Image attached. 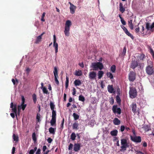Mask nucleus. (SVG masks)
<instances>
[{
	"instance_id": "c85d7f7f",
	"label": "nucleus",
	"mask_w": 154,
	"mask_h": 154,
	"mask_svg": "<svg viewBox=\"0 0 154 154\" xmlns=\"http://www.w3.org/2000/svg\"><path fill=\"white\" fill-rule=\"evenodd\" d=\"M49 131L50 133L54 134L55 133V130L54 128L51 127L49 129Z\"/></svg>"
},
{
	"instance_id": "412c9836",
	"label": "nucleus",
	"mask_w": 154,
	"mask_h": 154,
	"mask_svg": "<svg viewBox=\"0 0 154 154\" xmlns=\"http://www.w3.org/2000/svg\"><path fill=\"white\" fill-rule=\"evenodd\" d=\"M90 67L91 68L90 70L91 71V70H96V62H94L92 63L91 65L90 66Z\"/></svg>"
},
{
	"instance_id": "39448f33",
	"label": "nucleus",
	"mask_w": 154,
	"mask_h": 154,
	"mask_svg": "<svg viewBox=\"0 0 154 154\" xmlns=\"http://www.w3.org/2000/svg\"><path fill=\"white\" fill-rule=\"evenodd\" d=\"M112 110L113 112L115 113H117L119 115L121 113V109L119 108H117V106L114 105L112 106Z\"/></svg>"
},
{
	"instance_id": "c9c22d12",
	"label": "nucleus",
	"mask_w": 154,
	"mask_h": 154,
	"mask_svg": "<svg viewBox=\"0 0 154 154\" xmlns=\"http://www.w3.org/2000/svg\"><path fill=\"white\" fill-rule=\"evenodd\" d=\"M32 136L33 140L34 142H35L37 141V138L35 132H34L32 133Z\"/></svg>"
},
{
	"instance_id": "393cba45",
	"label": "nucleus",
	"mask_w": 154,
	"mask_h": 154,
	"mask_svg": "<svg viewBox=\"0 0 154 154\" xmlns=\"http://www.w3.org/2000/svg\"><path fill=\"white\" fill-rule=\"evenodd\" d=\"M82 83L80 80L79 79L75 80L74 82V84L75 86H79Z\"/></svg>"
},
{
	"instance_id": "a19ab883",
	"label": "nucleus",
	"mask_w": 154,
	"mask_h": 154,
	"mask_svg": "<svg viewBox=\"0 0 154 154\" xmlns=\"http://www.w3.org/2000/svg\"><path fill=\"white\" fill-rule=\"evenodd\" d=\"M52 118H56V112L55 110H52Z\"/></svg>"
},
{
	"instance_id": "6e6552de",
	"label": "nucleus",
	"mask_w": 154,
	"mask_h": 154,
	"mask_svg": "<svg viewBox=\"0 0 154 154\" xmlns=\"http://www.w3.org/2000/svg\"><path fill=\"white\" fill-rule=\"evenodd\" d=\"M96 76V72L92 71L89 73V77L90 79L91 80L95 79Z\"/></svg>"
},
{
	"instance_id": "680f3d73",
	"label": "nucleus",
	"mask_w": 154,
	"mask_h": 154,
	"mask_svg": "<svg viewBox=\"0 0 154 154\" xmlns=\"http://www.w3.org/2000/svg\"><path fill=\"white\" fill-rule=\"evenodd\" d=\"M144 130L146 131H148L149 130V128L148 126H146L144 127Z\"/></svg>"
},
{
	"instance_id": "052dcab7",
	"label": "nucleus",
	"mask_w": 154,
	"mask_h": 154,
	"mask_svg": "<svg viewBox=\"0 0 154 154\" xmlns=\"http://www.w3.org/2000/svg\"><path fill=\"white\" fill-rule=\"evenodd\" d=\"M21 99L22 100V103L23 104H24L25 103V98L23 96H22Z\"/></svg>"
},
{
	"instance_id": "de8ad7c7",
	"label": "nucleus",
	"mask_w": 154,
	"mask_h": 154,
	"mask_svg": "<svg viewBox=\"0 0 154 154\" xmlns=\"http://www.w3.org/2000/svg\"><path fill=\"white\" fill-rule=\"evenodd\" d=\"M58 77V76H54L55 78V81L56 83V84L58 85L59 84V82L57 79V78Z\"/></svg>"
},
{
	"instance_id": "6ab92c4d",
	"label": "nucleus",
	"mask_w": 154,
	"mask_h": 154,
	"mask_svg": "<svg viewBox=\"0 0 154 154\" xmlns=\"http://www.w3.org/2000/svg\"><path fill=\"white\" fill-rule=\"evenodd\" d=\"M103 68V66L102 63L100 62H97V69H99L100 70Z\"/></svg>"
},
{
	"instance_id": "c03bdc74",
	"label": "nucleus",
	"mask_w": 154,
	"mask_h": 154,
	"mask_svg": "<svg viewBox=\"0 0 154 154\" xmlns=\"http://www.w3.org/2000/svg\"><path fill=\"white\" fill-rule=\"evenodd\" d=\"M79 100L80 101L84 102L85 100V98L84 96L82 95H79Z\"/></svg>"
},
{
	"instance_id": "37998d69",
	"label": "nucleus",
	"mask_w": 154,
	"mask_h": 154,
	"mask_svg": "<svg viewBox=\"0 0 154 154\" xmlns=\"http://www.w3.org/2000/svg\"><path fill=\"white\" fill-rule=\"evenodd\" d=\"M54 76H57L58 75V70L56 67L54 68Z\"/></svg>"
},
{
	"instance_id": "72a5a7b5",
	"label": "nucleus",
	"mask_w": 154,
	"mask_h": 154,
	"mask_svg": "<svg viewBox=\"0 0 154 154\" xmlns=\"http://www.w3.org/2000/svg\"><path fill=\"white\" fill-rule=\"evenodd\" d=\"M13 140L14 141L16 142L18 141V137L17 135H16L14 134L13 136Z\"/></svg>"
},
{
	"instance_id": "423d86ee",
	"label": "nucleus",
	"mask_w": 154,
	"mask_h": 154,
	"mask_svg": "<svg viewBox=\"0 0 154 154\" xmlns=\"http://www.w3.org/2000/svg\"><path fill=\"white\" fill-rule=\"evenodd\" d=\"M136 74L133 72H131L129 74V80L131 82H133L135 79Z\"/></svg>"
},
{
	"instance_id": "774afa93",
	"label": "nucleus",
	"mask_w": 154,
	"mask_h": 154,
	"mask_svg": "<svg viewBox=\"0 0 154 154\" xmlns=\"http://www.w3.org/2000/svg\"><path fill=\"white\" fill-rule=\"evenodd\" d=\"M41 150L40 149H38L37 151L36 154H40Z\"/></svg>"
},
{
	"instance_id": "69168bd1",
	"label": "nucleus",
	"mask_w": 154,
	"mask_h": 154,
	"mask_svg": "<svg viewBox=\"0 0 154 154\" xmlns=\"http://www.w3.org/2000/svg\"><path fill=\"white\" fill-rule=\"evenodd\" d=\"M140 30V29L139 27L136 28L135 29V32L136 33H137L139 32Z\"/></svg>"
},
{
	"instance_id": "5fc2aeb1",
	"label": "nucleus",
	"mask_w": 154,
	"mask_h": 154,
	"mask_svg": "<svg viewBox=\"0 0 154 154\" xmlns=\"http://www.w3.org/2000/svg\"><path fill=\"white\" fill-rule=\"evenodd\" d=\"M121 21L122 23L124 25H125L126 24V22L123 19L121 20Z\"/></svg>"
},
{
	"instance_id": "8fccbe9b",
	"label": "nucleus",
	"mask_w": 154,
	"mask_h": 154,
	"mask_svg": "<svg viewBox=\"0 0 154 154\" xmlns=\"http://www.w3.org/2000/svg\"><path fill=\"white\" fill-rule=\"evenodd\" d=\"M73 147V145L72 144L70 143L68 149L69 150H72Z\"/></svg>"
},
{
	"instance_id": "4468645a",
	"label": "nucleus",
	"mask_w": 154,
	"mask_h": 154,
	"mask_svg": "<svg viewBox=\"0 0 154 154\" xmlns=\"http://www.w3.org/2000/svg\"><path fill=\"white\" fill-rule=\"evenodd\" d=\"M119 11L121 12L122 13H123L125 10V8L124 7L123 4L121 2L119 3Z\"/></svg>"
},
{
	"instance_id": "20e7f679",
	"label": "nucleus",
	"mask_w": 154,
	"mask_h": 154,
	"mask_svg": "<svg viewBox=\"0 0 154 154\" xmlns=\"http://www.w3.org/2000/svg\"><path fill=\"white\" fill-rule=\"evenodd\" d=\"M53 38H54V44L53 46L55 48V53L56 55L57 54V53L58 52V44L56 43V35H53Z\"/></svg>"
},
{
	"instance_id": "b1692460",
	"label": "nucleus",
	"mask_w": 154,
	"mask_h": 154,
	"mask_svg": "<svg viewBox=\"0 0 154 154\" xmlns=\"http://www.w3.org/2000/svg\"><path fill=\"white\" fill-rule=\"evenodd\" d=\"M69 30L70 29L68 28H65V30L64 32L65 35L66 36L68 37L69 35Z\"/></svg>"
},
{
	"instance_id": "f257e3e1",
	"label": "nucleus",
	"mask_w": 154,
	"mask_h": 154,
	"mask_svg": "<svg viewBox=\"0 0 154 154\" xmlns=\"http://www.w3.org/2000/svg\"><path fill=\"white\" fill-rule=\"evenodd\" d=\"M146 71L149 75H152L154 73V67L151 61L148 63V65L146 68Z\"/></svg>"
},
{
	"instance_id": "dca6fc26",
	"label": "nucleus",
	"mask_w": 154,
	"mask_h": 154,
	"mask_svg": "<svg viewBox=\"0 0 154 154\" xmlns=\"http://www.w3.org/2000/svg\"><path fill=\"white\" fill-rule=\"evenodd\" d=\"M76 7L74 5L70 7L69 9L70 13L73 14L75 13V10L76 9Z\"/></svg>"
},
{
	"instance_id": "6e6d98bb",
	"label": "nucleus",
	"mask_w": 154,
	"mask_h": 154,
	"mask_svg": "<svg viewBox=\"0 0 154 154\" xmlns=\"http://www.w3.org/2000/svg\"><path fill=\"white\" fill-rule=\"evenodd\" d=\"M125 129V128L124 125H122L121 126L120 128V130L122 132Z\"/></svg>"
},
{
	"instance_id": "4d7b16f0",
	"label": "nucleus",
	"mask_w": 154,
	"mask_h": 154,
	"mask_svg": "<svg viewBox=\"0 0 154 154\" xmlns=\"http://www.w3.org/2000/svg\"><path fill=\"white\" fill-rule=\"evenodd\" d=\"M116 100L117 102L119 103H120L121 102V100L120 99V97L118 96H117L116 97Z\"/></svg>"
},
{
	"instance_id": "bb28decb",
	"label": "nucleus",
	"mask_w": 154,
	"mask_h": 154,
	"mask_svg": "<svg viewBox=\"0 0 154 154\" xmlns=\"http://www.w3.org/2000/svg\"><path fill=\"white\" fill-rule=\"evenodd\" d=\"M124 31L125 32V33H126V34H127V35L128 36H129L131 37L132 38H133V36L128 31V30L127 29H125Z\"/></svg>"
},
{
	"instance_id": "1a4fd4ad",
	"label": "nucleus",
	"mask_w": 154,
	"mask_h": 154,
	"mask_svg": "<svg viewBox=\"0 0 154 154\" xmlns=\"http://www.w3.org/2000/svg\"><path fill=\"white\" fill-rule=\"evenodd\" d=\"M74 150L75 152L79 151L81 149V144L80 143H75L74 144Z\"/></svg>"
},
{
	"instance_id": "864d4df0",
	"label": "nucleus",
	"mask_w": 154,
	"mask_h": 154,
	"mask_svg": "<svg viewBox=\"0 0 154 154\" xmlns=\"http://www.w3.org/2000/svg\"><path fill=\"white\" fill-rule=\"evenodd\" d=\"M64 121V119L63 118V119L62 122L61 124L60 125V128L62 129H63V128Z\"/></svg>"
},
{
	"instance_id": "e2e57ef3",
	"label": "nucleus",
	"mask_w": 154,
	"mask_h": 154,
	"mask_svg": "<svg viewBox=\"0 0 154 154\" xmlns=\"http://www.w3.org/2000/svg\"><path fill=\"white\" fill-rule=\"evenodd\" d=\"M100 85H101V88H103L104 87V85H103V81H100Z\"/></svg>"
},
{
	"instance_id": "f03ea898",
	"label": "nucleus",
	"mask_w": 154,
	"mask_h": 154,
	"mask_svg": "<svg viewBox=\"0 0 154 154\" xmlns=\"http://www.w3.org/2000/svg\"><path fill=\"white\" fill-rule=\"evenodd\" d=\"M121 151H125L126 150V148L129 146L127 142V140L125 139H122L121 140Z\"/></svg>"
},
{
	"instance_id": "a878e982",
	"label": "nucleus",
	"mask_w": 154,
	"mask_h": 154,
	"mask_svg": "<svg viewBox=\"0 0 154 154\" xmlns=\"http://www.w3.org/2000/svg\"><path fill=\"white\" fill-rule=\"evenodd\" d=\"M75 75L77 76H81L82 75V71L81 70H79L78 71L76 70L75 71Z\"/></svg>"
},
{
	"instance_id": "0eeeda50",
	"label": "nucleus",
	"mask_w": 154,
	"mask_h": 154,
	"mask_svg": "<svg viewBox=\"0 0 154 154\" xmlns=\"http://www.w3.org/2000/svg\"><path fill=\"white\" fill-rule=\"evenodd\" d=\"M131 140L134 142L137 143H140L141 141V137L140 136L137 137L135 136L132 137L131 136Z\"/></svg>"
},
{
	"instance_id": "4c0bfd02",
	"label": "nucleus",
	"mask_w": 154,
	"mask_h": 154,
	"mask_svg": "<svg viewBox=\"0 0 154 154\" xmlns=\"http://www.w3.org/2000/svg\"><path fill=\"white\" fill-rule=\"evenodd\" d=\"M116 69V67L115 65H113L111 66V68H110V70H111V71L112 73H114L115 72Z\"/></svg>"
},
{
	"instance_id": "7c9ffc66",
	"label": "nucleus",
	"mask_w": 154,
	"mask_h": 154,
	"mask_svg": "<svg viewBox=\"0 0 154 154\" xmlns=\"http://www.w3.org/2000/svg\"><path fill=\"white\" fill-rule=\"evenodd\" d=\"M56 119L55 118H52L51 120V121L50 123L51 125L52 126H53L55 124H56Z\"/></svg>"
},
{
	"instance_id": "2f4dec72",
	"label": "nucleus",
	"mask_w": 154,
	"mask_h": 154,
	"mask_svg": "<svg viewBox=\"0 0 154 154\" xmlns=\"http://www.w3.org/2000/svg\"><path fill=\"white\" fill-rule=\"evenodd\" d=\"M106 75L107 77L109 78L110 79H113V75L110 72H107Z\"/></svg>"
},
{
	"instance_id": "473e14b6",
	"label": "nucleus",
	"mask_w": 154,
	"mask_h": 154,
	"mask_svg": "<svg viewBox=\"0 0 154 154\" xmlns=\"http://www.w3.org/2000/svg\"><path fill=\"white\" fill-rule=\"evenodd\" d=\"M66 81L65 82V87L66 88H67L69 85V78L66 75Z\"/></svg>"
},
{
	"instance_id": "3c124183",
	"label": "nucleus",
	"mask_w": 154,
	"mask_h": 154,
	"mask_svg": "<svg viewBox=\"0 0 154 154\" xmlns=\"http://www.w3.org/2000/svg\"><path fill=\"white\" fill-rule=\"evenodd\" d=\"M26 106V104H23L22 103H21V106L22 107V108L23 110H24Z\"/></svg>"
},
{
	"instance_id": "603ef678",
	"label": "nucleus",
	"mask_w": 154,
	"mask_h": 154,
	"mask_svg": "<svg viewBox=\"0 0 154 154\" xmlns=\"http://www.w3.org/2000/svg\"><path fill=\"white\" fill-rule=\"evenodd\" d=\"M150 53L151 54H152V57L154 59V51H153V50L151 48H150Z\"/></svg>"
},
{
	"instance_id": "79ce46f5",
	"label": "nucleus",
	"mask_w": 154,
	"mask_h": 154,
	"mask_svg": "<svg viewBox=\"0 0 154 154\" xmlns=\"http://www.w3.org/2000/svg\"><path fill=\"white\" fill-rule=\"evenodd\" d=\"M76 135L75 133H72L71 135V139L72 140H75L76 137Z\"/></svg>"
},
{
	"instance_id": "4be33fe9",
	"label": "nucleus",
	"mask_w": 154,
	"mask_h": 154,
	"mask_svg": "<svg viewBox=\"0 0 154 154\" xmlns=\"http://www.w3.org/2000/svg\"><path fill=\"white\" fill-rule=\"evenodd\" d=\"M104 73L103 71L101 70L99 71L97 73V76L98 78L99 79H100L103 76Z\"/></svg>"
},
{
	"instance_id": "a211bd4d",
	"label": "nucleus",
	"mask_w": 154,
	"mask_h": 154,
	"mask_svg": "<svg viewBox=\"0 0 154 154\" xmlns=\"http://www.w3.org/2000/svg\"><path fill=\"white\" fill-rule=\"evenodd\" d=\"M114 124L116 125H119L121 123L120 121L117 118H115L113 120Z\"/></svg>"
},
{
	"instance_id": "bf43d9fd",
	"label": "nucleus",
	"mask_w": 154,
	"mask_h": 154,
	"mask_svg": "<svg viewBox=\"0 0 154 154\" xmlns=\"http://www.w3.org/2000/svg\"><path fill=\"white\" fill-rule=\"evenodd\" d=\"M72 90L73 91V92L72 93V94L73 95H74L75 94L76 92V90L75 88H73Z\"/></svg>"
},
{
	"instance_id": "aec40b11",
	"label": "nucleus",
	"mask_w": 154,
	"mask_h": 154,
	"mask_svg": "<svg viewBox=\"0 0 154 154\" xmlns=\"http://www.w3.org/2000/svg\"><path fill=\"white\" fill-rule=\"evenodd\" d=\"M128 24L131 29L132 30L134 29V25L132 23V20H130L128 21Z\"/></svg>"
},
{
	"instance_id": "ddd939ff",
	"label": "nucleus",
	"mask_w": 154,
	"mask_h": 154,
	"mask_svg": "<svg viewBox=\"0 0 154 154\" xmlns=\"http://www.w3.org/2000/svg\"><path fill=\"white\" fill-rule=\"evenodd\" d=\"M131 109L134 113H135L136 112L137 105L135 103H132V105L131 106Z\"/></svg>"
},
{
	"instance_id": "9b49d317",
	"label": "nucleus",
	"mask_w": 154,
	"mask_h": 154,
	"mask_svg": "<svg viewBox=\"0 0 154 154\" xmlns=\"http://www.w3.org/2000/svg\"><path fill=\"white\" fill-rule=\"evenodd\" d=\"M138 63L137 60H134L131 62V67L134 69L138 66Z\"/></svg>"
},
{
	"instance_id": "f704fd0d",
	"label": "nucleus",
	"mask_w": 154,
	"mask_h": 154,
	"mask_svg": "<svg viewBox=\"0 0 154 154\" xmlns=\"http://www.w3.org/2000/svg\"><path fill=\"white\" fill-rule=\"evenodd\" d=\"M78 124L76 122H75L73 125V129H78Z\"/></svg>"
},
{
	"instance_id": "e433bc0d",
	"label": "nucleus",
	"mask_w": 154,
	"mask_h": 154,
	"mask_svg": "<svg viewBox=\"0 0 154 154\" xmlns=\"http://www.w3.org/2000/svg\"><path fill=\"white\" fill-rule=\"evenodd\" d=\"M73 116L74 117V119L75 120L78 119L79 118V115L75 113H73Z\"/></svg>"
},
{
	"instance_id": "7ed1b4c3",
	"label": "nucleus",
	"mask_w": 154,
	"mask_h": 154,
	"mask_svg": "<svg viewBox=\"0 0 154 154\" xmlns=\"http://www.w3.org/2000/svg\"><path fill=\"white\" fill-rule=\"evenodd\" d=\"M130 97L131 98H134L137 96V91L134 88H130L129 92Z\"/></svg>"
},
{
	"instance_id": "cd10ccee",
	"label": "nucleus",
	"mask_w": 154,
	"mask_h": 154,
	"mask_svg": "<svg viewBox=\"0 0 154 154\" xmlns=\"http://www.w3.org/2000/svg\"><path fill=\"white\" fill-rule=\"evenodd\" d=\"M50 108L52 110H54V109L55 108V105L54 104V103L52 101L50 102Z\"/></svg>"
},
{
	"instance_id": "f3484780",
	"label": "nucleus",
	"mask_w": 154,
	"mask_h": 154,
	"mask_svg": "<svg viewBox=\"0 0 154 154\" xmlns=\"http://www.w3.org/2000/svg\"><path fill=\"white\" fill-rule=\"evenodd\" d=\"M107 90L108 92L111 93H112L114 92V89L112 85H109L108 86Z\"/></svg>"
},
{
	"instance_id": "338daca9",
	"label": "nucleus",
	"mask_w": 154,
	"mask_h": 154,
	"mask_svg": "<svg viewBox=\"0 0 154 154\" xmlns=\"http://www.w3.org/2000/svg\"><path fill=\"white\" fill-rule=\"evenodd\" d=\"M35 152L33 150V149H31L30 150L29 152V154H34Z\"/></svg>"
},
{
	"instance_id": "0e129e2a",
	"label": "nucleus",
	"mask_w": 154,
	"mask_h": 154,
	"mask_svg": "<svg viewBox=\"0 0 154 154\" xmlns=\"http://www.w3.org/2000/svg\"><path fill=\"white\" fill-rule=\"evenodd\" d=\"M79 65L81 67L83 68L84 67V64L83 62L82 63H79Z\"/></svg>"
},
{
	"instance_id": "13d9d810",
	"label": "nucleus",
	"mask_w": 154,
	"mask_h": 154,
	"mask_svg": "<svg viewBox=\"0 0 154 154\" xmlns=\"http://www.w3.org/2000/svg\"><path fill=\"white\" fill-rule=\"evenodd\" d=\"M52 139L50 137H49L47 139V141L49 143H51L52 141Z\"/></svg>"
},
{
	"instance_id": "09e8293b",
	"label": "nucleus",
	"mask_w": 154,
	"mask_h": 154,
	"mask_svg": "<svg viewBox=\"0 0 154 154\" xmlns=\"http://www.w3.org/2000/svg\"><path fill=\"white\" fill-rule=\"evenodd\" d=\"M126 52V47H124L123 50V51L122 53V55L123 56H125V53Z\"/></svg>"
},
{
	"instance_id": "9d476101",
	"label": "nucleus",
	"mask_w": 154,
	"mask_h": 154,
	"mask_svg": "<svg viewBox=\"0 0 154 154\" xmlns=\"http://www.w3.org/2000/svg\"><path fill=\"white\" fill-rule=\"evenodd\" d=\"M10 107L12 108V112L15 113L16 116H17V109L16 105H15L14 106L13 103L11 102V103Z\"/></svg>"
},
{
	"instance_id": "2eb2a0df",
	"label": "nucleus",
	"mask_w": 154,
	"mask_h": 154,
	"mask_svg": "<svg viewBox=\"0 0 154 154\" xmlns=\"http://www.w3.org/2000/svg\"><path fill=\"white\" fill-rule=\"evenodd\" d=\"M146 28L148 30H151L154 27V26L153 25V23L150 25L149 23H147L146 24Z\"/></svg>"
},
{
	"instance_id": "c756f323",
	"label": "nucleus",
	"mask_w": 154,
	"mask_h": 154,
	"mask_svg": "<svg viewBox=\"0 0 154 154\" xmlns=\"http://www.w3.org/2000/svg\"><path fill=\"white\" fill-rule=\"evenodd\" d=\"M118 131L117 130H113L110 132V134L112 136H116L117 135Z\"/></svg>"
},
{
	"instance_id": "5701e85b",
	"label": "nucleus",
	"mask_w": 154,
	"mask_h": 154,
	"mask_svg": "<svg viewBox=\"0 0 154 154\" xmlns=\"http://www.w3.org/2000/svg\"><path fill=\"white\" fill-rule=\"evenodd\" d=\"M71 25V23L70 20H67L66 21L65 24V28L70 29V26Z\"/></svg>"
},
{
	"instance_id": "49530a36",
	"label": "nucleus",
	"mask_w": 154,
	"mask_h": 154,
	"mask_svg": "<svg viewBox=\"0 0 154 154\" xmlns=\"http://www.w3.org/2000/svg\"><path fill=\"white\" fill-rule=\"evenodd\" d=\"M45 12H44L42 16V18L41 19V20L42 21L44 22L45 21V20L44 19V17L45 16Z\"/></svg>"
},
{
	"instance_id": "a18cd8bd",
	"label": "nucleus",
	"mask_w": 154,
	"mask_h": 154,
	"mask_svg": "<svg viewBox=\"0 0 154 154\" xmlns=\"http://www.w3.org/2000/svg\"><path fill=\"white\" fill-rule=\"evenodd\" d=\"M42 89V91L44 93L46 94L48 93V91L47 90L46 88L44 87Z\"/></svg>"
},
{
	"instance_id": "ea45409f",
	"label": "nucleus",
	"mask_w": 154,
	"mask_h": 154,
	"mask_svg": "<svg viewBox=\"0 0 154 154\" xmlns=\"http://www.w3.org/2000/svg\"><path fill=\"white\" fill-rule=\"evenodd\" d=\"M41 118V115L39 113H37V115H36V119L37 120V121L38 122H40L41 120L40 119Z\"/></svg>"
},
{
	"instance_id": "f8f14e48",
	"label": "nucleus",
	"mask_w": 154,
	"mask_h": 154,
	"mask_svg": "<svg viewBox=\"0 0 154 154\" xmlns=\"http://www.w3.org/2000/svg\"><path fill=\"white\" fill-rule=\"evenodd\" d=\"M45 33V32H43L40 35L38 36L36 38V40L35 42V44H38L40 42H41V40L42 39V36Z\"/></svg>"
},
{
	"instance_id": "58836bf2",
	"label": "nucleus",
	"mask_w": 154,
	"mask_h": 154,
	"mask_svg": "<svg viewBox=\"0 0 154 154\" xmlns=\"http://www.w3.org/2000/svg\"><path fill=\"white\" fill-rule=\"evenodd\" d=\"M32 97L33 102L35 104L37 101L36 95L35 94H34L32 95Z\"/></svg>"
}]
</instances>
